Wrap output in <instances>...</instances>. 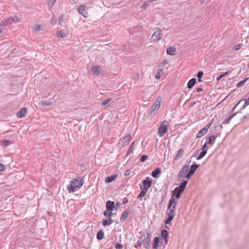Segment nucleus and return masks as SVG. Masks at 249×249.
I'll return each instance as SVG.
<instances>
[{"label":"nucleus","mask_w":249,"mask_h":249,"mask_svg":"<svg viewBox=\"0 0 249 249\" xmlns=\"http://www.w3.org/2000/svg\"><path fill=\"white\" fill-rule=\"evenodd\" d=\"M199 165L196 163H194L192 164L190 170H188V173L185 176V178L188 179H189L191 176L195 173V171L198 168Z\"/></svg>","instance_id":"7"},{"label":"nucleus","mask_w":249,"mask_h":249,"mask_svg":"<svg viewBox=\"0 0 249 249\" xmlns=\"http://www.w3.org/2000/svg\"><path fill=\"white\" fill-rule=\"evenodd\" d=\"M248 106V105L245 102L244 105L240 108V111L244 109Z\"/></svg>","instance_id":"54"},{"label":"nucleus","mask_w":249,"mask_h":249,"mask_svg":"<svg viewBox=\"0 0 249 249\" xmlns=\"http://www.w3.org/2000/svg\"><path fill=\"white\" fill-rule=\"evenodd\" d=\"M228 72L227 71V72H225L224 74H220V75L217 76V77H216V80L217 81L220 80V79H221L224 77V75H225L227 74H228Z\"/></svg>","instance_id":"41"},{"label":"nucleus","mask_w":249,"mask_h":249,"mask_svg":"<svg viewBox=\"0 0 249 249\" xmlns=\"http://www.w3.org/2000/svg\"><path fill=\"white\" fill-rule=\"evenodd\" d=\"M19 18L17 16H14L12 17H9L8 19V23L11 24L12 22H17L19 21Z\"/></svg>","instance_id":"19"},{"label":"nucleus","mask_w":249,"mask_h":249,"mask_svg":"<svg viewBox=\"0 0 249 249\" xmlns=\"http://www.w3.org/2000/svg\"><path fill=\"white\" fill-rule=\"evenodd\" d=\"M208 144H206V142L202 145V150H207L208 148Z\"/></svg>","instance_id":"52"},{"label":"nucleus","mask_w":249,"mask_h":249,"mask_svg":"<svg viewBox=\"0 0 249 249\" xmlns=\"http://www.w3.org/2000/svg\"><path fill=\"white\" fill-rule=\"evenodd\" d=\"M185 187L182 186L181 184L179 185L178 187H176V191H180L181 192H183L185 189Z\"/></svg>","instance_id":"37"},{"label":"nucleus","mask_w":249,"mask_h":249,"mask_svg":"<svg viewBox=\"0 0 249 249\" xmlns=\"http://www.w3.org/2000/svg\"><path fill=\"white\" fill-rule=\"evenodd\" d=\"M53 0V3H52V5H53L55 3L56 0Z\"/></svg>","instance_id":"64"},{"label":"nucleus","mask_w":249,"mask_h":249,"mask_svg":"<svg viewBox=\"0 0 249 249\" xmlns=\"http://www.w3.org/2000/svg\"><path fill=\"white\" fill-rule=\"evenodd\" d=\"M130 172L129 170H125V176H128L130 174Z\"/></svg>","instance_id":"61"},{"label":"nucleus","mask_w":249,"mask_h":249,"mask_svg":"<svg viewBox=\"0 0 249 249\" xmlns=\"http://www.w3.org/2000/svg\"><path fill=\"white\" fill-rule=\"evenodd\" d=\"M152 179L150 177H146L145 179L142 181V185H141V189H146L148 191V189L151 187L152 182Z\"/></svg>","instance_id":"5"},{"label":"nucleus","mask_w":249,"mask_h":249,"mask_svg":"<svg viewBox=\"0 0 249 249\" xmlns=\"http://www.w3.org/2000/svg\"><path fill=\"white\" fill-rule=\"evenodd\" d=\"M207 152V150H202V151L199 154V156L197 158V160H199L203 158Z\"/></svg>","instance_id":"31"},{"label":"nucleus","mask_w":249,"mask_h":249,"mask_svg":"<svg viewBox=\"0 0 249 249\" xmlns=\"http://www.w3.org/2000/svg\"><path fill=\"white\" fill-rule=\"evenodd\" d=\"M142 191L138 196V199H142L143 197L148 191L146 189H141Z\"/></svg>","instance_id":"27"},{"label":"nucleus","mask_w":249,"mask_h":249,"mask_svg":"<svg viewBox=\"0 0 249 249\" xmlns=\"http://www.w3.org/2000/svg\"><path fill=\"white\" fill-rule=\"evenodd\" d=\"M146 236L142 240V242L146 249H149L150 247V243L151 242V235L150 233H147Z\"/></svg>","instance_id":"9"},{"label":"nucleus","mask_w":249,"mask_h":249,"mask_svg":"<svg viewBox=\"0 0 249 249\" xmlns=\"http://www.w3.org/2000/svg\"><path fill=\"white\" fill-rule=\"evenodd\" d=\"M142 244V241H139L137 243V245L135 246L136 248H137L138 247H141Z\"/></svg>","instance_id":"55"},{"label":"nucleus","mask_w":249,"mask_h":249,"mask_svg":"<svg viewBox=\"0 0 249 249\" xmlns=\"http://www.w3.org/2000/svg\"><path fill=\"white\" fill-rule=\"evenodd\" d=\"M147 158L148 156L147 155H143L141 156L140 160L142 162H144L147 159Z\"/></svg>","instance_id":"38"},{"label":"nucleus","mask_w":249,"mask_h":249,"mask_svg":"<svg viewBox=\"0 0 249 249\" xmlns=\"http://www.w3.org/2000/svg\"><path fill=\"white\" fill-rule=\"evenodd\" d=\"M159 242H160L159 237H156L154 238L153 244V249H157L158 248Z\"/></svg>","instance_id":"23"},{"label":"nucleus","mask_w":249,"mask_h":249,"mask_svg":"<svg viewBox=\"0 0 249 249\" xmlns=\"http://www.w3.org/2000/svg\"><path fill=\"white\" fill-rule=\"evenodd\" d=\"M203 74V71H199L196 73V76H197V77L198 78V81L199 82H201V80L200 78L202 77Z\"/></svg>","instance_id":"36"},{"label":"nucleus","mask_w":249,"mask_h":249,"mask_svg":"<svg viewBox=\"0 0 249 249\" xmlns=\"http://www.w3.org/2000/svg\"><path fill=\"white\" fill-rule=\"evenodd\" d=\"M27 108L26 107H22L17 113V116L19 118H23L26 116L27 113Z\"/></svg>","instance_id":"12"},{"label":"nucleus","mask_w":249,"mask_h":249,"mask_svg":"<svg viewBox=\"0 0 249 249\" xmlns=\"http://www.w3.org/2000/svg\"><path fill=\"white\" fill-rule=\"evenodd\" d=\"M1 142H2V145L6 146L9 145L13 143V142L11 141L10 140H9L5 139V140H2L1 141Z\"/></svg>","instance_id":"32"},{"label":"nucleus","mask_w":249,"mask_h":249,"mask_svg":"<svg viewBox=\"0 0 249 249\" xmlns=\"http://www.w3.org/2000/svg\"><path fill=\"white\" fill-rule=\"evenodd\" d=\"M111 100V99H107L102 103V106H105L108 104Z\"/></svg>","instance_id":"45"},{"label":"nucleus","mask_w":249,"mask_h":249,"mask_svg":"<svg viewBox=\"0 0 249 249\" xmlns=\"http://www.w3.org/2000/svg\"><path fill=\"white\" fill-rule=\"evenodd\" d=\"M182 193V192H181L180 191H176V188L174 189V190L172 192V195L173 196H175L176 198L178 199L180 197V195Z\"/></svg>","instance_id":"26"},{"label":"nucleus","mask_w":249,"mask_h":249,"mask_svg":"<svg viewBox=\"0 0 249 249\" xmlns=\"http://www.w3.org/2000/svg\"><path fill=\"white\" fill-rule=\"evenodd\" d=\"M242 45L241 44H238L237 45H235L234 47H233V49L235 50H238L242 47Z\"/></svg>","instance_id":"44"},{"label":"nucleus","mask_w":249,"mask_h":249,"mask_svg":"<svg viewBox=\"0 0 249 249\" xmlns=\"http://www.w3.org/2000/svg\"><path fill=\"white\" fill-rule=\"evenodd\" d=\"M203 89L201 87L198 88L196 89V92H199L200 91H202Z\"/></svg>","instance_id":"58"},{"label":"nucleus","mask_w":249,"mask_h":249,"mask_svg":"<svg viewBox=\"0 0 249 249\" xmlns=\"http://www.w3.org/2000/svg\"><path fill=\"white\" fill-rule=\"evenodd\" d=\"M245 102L247 103V105H249V97L245 100Z\"/></svg>","instance_id":"62"},{"label":"nucleus","mask_w":249,"mask_h":249,"mask_svg":"<svg viewBox=\"0 0 249 249\" xmlns=\"http://www.w3.org/2000/svg\"><path fill=\"white\" fill-rule=\"evenodd\" d=\"M104 237V232L102 230L98 231L97 233L96 238L99 240H102Z\"/></svg>","instance_id":"24"},{"label":"nucleus","mask_w":249,"mask_h":249,"mask_svg":"<svg viewBox=\"0 0 249 249\" xmlns=\"http://www.w3.org/2000/svg\"><path fill=\"white\" fill-rule=\"evenodd\" d=\"M84 179L83 178L78 177L73 178L71 180V185L67 186V190L70 193H73L75 191L76 188H80L83 185Z\"/></svg>","instance_id":"1"},{"label":"nucleus","mask_w":249,"mask_h":249,"mask_svg":"<svg viewBox=\"0 0 249 249\" xmlns=\"http://www.w3.org/2000/svg\"><path fill=\"white\" fill-rule=\"evenodd\" d=\"M129 213V211L127 209L125 210V218H127L128 216Z\"/></svg>","instance_id":"59"},{"label":"nucleus","mask_w":249,"mask_h":249,"mask_svg":"<svg viewBox=\"0 0 249 249\" xmlns=\"http://www.w3.org/2000/svg\"><path fill=\"white\" fill-rule=\"evenodd\" d=\"M160 106V101H158V99L156 100L154 104L151 107V112H154V111L157 110L159 109Z\"/></svg>","instance_id":"14"},{"label":"nucleus","mask_w":249,"mask_h":249,"mask_svg":"<svg viewBox=\"0 0 249 249\" xmlns=\"http://www.w3.org/2000/svg\"><path fill=\"white\" fill-rule=\"evenodd\" d=\"M243 101V100H240V101L237 103V104L236 105V106H234V107L232 108V109H231V112H233V111H234V110L235 109L236 107H237L239 105H240Z\"/></svg>","instance_id":"46"},{"label":"nucleus","mask_w":249,"mask_h":249,"mask_svg":"<svg viewBox=\"0 0 249 249\" xmlns=\"http://www.w3.org/2000/svg\"><path fill=\"white\" fill-rule=\"evenodd\" d=\"M77 10L79 14L83 15L85 18H87L88 16L87 9H86L85 5H81L78 6Z\"/></svg>","instance_id":"10"},{"label":"nucleus","mask_w":249,"mask_h":249,"mask_svg":"<svg viewBox=\"0 0 249 249\" xmlns=\"http://www.w3.org/2000/svg\"><path fill=\"white\" fill-rule=\"evenodd\" d=\"M176 204L175 201L173 198L170 199L169 203L168 204V211L167 218H173L174 215L173 214V211L175 208Z\"/></svg>","instance_id":"4"},{"label":"nucleus","mask_w":249,"mask_h":249,"mask_svg":"<svg viewBox=\"0 0 249 249\" xmlns=\"http://www.w3.org/2000/svg\"><path fill=\"white\" fill-rule=\"evenodd\" d=\"M188 183V181L187 180H184L183 181H182V182L180 183V184L183 186L184 187H186L187 184Z\"/></svg>","instance_id":"49"},{"label":"nucleus","mask_w":249,"mask_h":249,"mask_svg":"<svg viewBox=\"0 0 249 249\" xmlns=\"http://www.w3.org/2000/svg\"><path fill=\"white\" fill-rule=\"evenodd\" d=\"M5 169V166L2 164V163H0V171H4Z\"/></svg>","instance_id":"50"},{"label":"nucleus","mask_w":249,"mask_h":249,"mask_svg":"<svg viewBox=\"0 0 249 249\" xmlns=\"http://www.w3.org/2000/svg\"><path fill=\"white\" fill-rule=\"evenodd\" d=\"M149 5L148 2H144L141 6V9H144Z\"/></svg>","instance_id":"39"},{"label":"nucleus","mask_w":249,"mask_h":249,"mask_svg":"<svg viewBox=\"0 0 249 249\" xmlns=\"http://www.w3.org/2000/svg\"><path fill=\"white\" fill-rule=\"evenodd\" d=\"M134 142H133L130 145L129 149L127 151L126 154L125 155V157L128 156L133 150V145L134 143Z\"/></svg>","instance_id":"34"},{"label":"nucleus","mask_w":249,"mask_h":249,"mask_svg":"<svg viewBox=\"0 0 249 249\" xmlns=\"http://www.w3.org/2000/svg\"><path fill=\"white\" fill-rule=\"evenodd\" d=\"M176 51V49L174 47H169L166 50V53L168 54L173 55L175 54V53Z\"/></svg>","instance_id":"20"},{"label":"nucleus","mask_w":249,"mask_h":249,"mask_svg":"<svg viewBox=\"0 0 249 249\" xmlns=\"http://www.w3.org/2000/svg\"><path fill=\"white\" fill-rule=\"evenodd\" d=\"M199 150H200L199 149H197V150H196L194 152V154H193V156H194V157H196V155H197V154H198V152L199 151Z\"/></svg>","instance_id":"56"},{"label":"nucleus","mask_w":249,"mask_h":249,"mask_svg":"<svg viewBox=\"0 0 249 249\" xmlns=\"http://www.w3.org/2000/svg\"><path fill=\"white\" fill-rule=\"evenodd\" d=\"M115 203L114 202L108 200L106 203L107 211L104 212V215L105 216H113L112 211L115 210Z\"/></svg>","instance_id":"2"},{"label":"nucleus","mask_w":249,"mask_h":249,"mask_svg":"<svg viewBox=\"0 0 249 249\" xmlns=\"http://www.w3.org/2000/svg\"><path fill=\"white\" fill-rule=\"evenodd\" d=\"M64 16L62 15H61L60 16V18H59V24H61V22H63V18H64Z\"/></svg>","instance_id":"53"},{"label":"nucleus","mask_w":249,"mask_h":249,"mask_svg":"<svg viewBox=\"0 0 249 249\" xmlns=\"http://www.w3.org/2000/svg\"><path fill=\"white\" fill-rule=\"evenodd\" d=\"M183 153H184V150L183 149H180L178 150V153L176 157L175 158L174 160H178V159L179 158H181L182 156V155H183Z\"/></svg>","instance_id":"30"},{"label":"nucleus","mask_w":249,"mask_h":249,"mask_svg":"<svg viewBox=\"0 0 249 249\" xmlns=\"http://www.w3.org/2000/svg\"><path fill=\"white\" fill-rule=\"evenodd\" d=\"M124 216H125V214H124V212L122 214V215H121V218H124Z\"/></svg>","instance_id":"63"},{"label":"nucleus","mask_w":249,"mask_h":249,"mask_svg":"<svg viewBox=\"0 0 249 249\" xmlns=\"http://www.w3.org/2000/svg\"><path fill=\"white\" fill-rule=\"evenodd\" d=\"M117 177V175H113L107 177L106 178L105 182L107 183H109L113 181H114L116 177Z\"/></svg>","instance_id":"21"},{"label":"nucleus","mask_w":249,"mask_h":249,"mask_svg":"<svg viewBox=\"0 0 249 249\" xmlns=\"http://www.w3.org/2000/svg\"><path fill=\"white\" fill-rule=\"evenodd\" d=\"M217 138L216 136L212 135L210 137H206V144L212 145L215 141L216 138Z\"/></svg>","instance_id":"13"},{"label":"nucleus","mask_w":249,"mask_h":249,"mask_svg":"<svg viewBox=\"0 0 249 249\" xmlns=\"http://www.w3.org/2000/svg\"><path fill=\"white\" fill-rule=\"evenodd\" d=\"M248 118H249V114H248L246 115H245L242 118V120H244V119H247Z\"/></svg>","instance_id":"60"},{"label":"nucleus","mask_w":249,"mask_h":249,"mask_svg":"<svg viewBox=\"0 0 249 249\" xmlns=\"http://www.w3.org/2000/svg\"><path fill=\"white\" fill-rule=\"evenodd\" d=\"M163 70L162 69H159L158 70V72L155 75V78L157 79H159L160 78V76L163 74Z\"/></svg>","instance_id":"33"},{"label":"nucleus","mask_w":249,"mask_h":249,"mask_svg":"<svg viewBox=\"0 0 249 249\" xmlns=\"http://www.w3.org/2000/svg\"><path fill=\"white\" fill-rule=\"evenodd\" d=\"M91 71L96 75H98L101 73L102 70L100 66H94L91 69Z\"/></svg>","instance_id":"15"},{"label":"nucleus","mask_w":249,"mask_h":249,"mask_svg":"<svg viewBox=\"0 0 249 249\" xmlns=\"http://www.w3.org/2000/svg\"><path fill=\"white\" fill-rule=\"evenodd\" d=\"M40 104L43 106H48L51 105L52 103L48 101H42L40 102Z\"/></svg>","instance_id":"35"},{"label":"nucleus","mask_w":249,"mask_h":249,"mask_svg":"<svg viewBox=\"0 0 249 249\" xmlns=\"http://www.w3.org/2000/svg\"><path fill=\"white\" fill-rule=\"evenodd\" d=\"M123 246L122 245L120 244L119 243H117L115 245V248L116 249H122L123 248Z\"/></svg>","instance_id":"48"},{"label":"nucleus","mask_w":249,"mask_h":249,"mask_svg":"<svg viewBox=\"0 0 249 249\" xmlns=\"http://www.w3.org/2000/svg\"><path fill=\"white\" fill-rule=\"evenodd\" d=\"M57 37L63 38L66 36L67 34L64 30H60L56 33Z\"/></svg>","instance_id":"25"},{"label":"nucleus","mask_w":249,"mask_h":249,"mask_svg":"<svg viewBox=\"0 0 249 249\" xmlns=\"http://www.w3.org/2000/svg\"><path fill=\"white\" fill-rule=\"evenodd\" d=\"M42 26L41 25H36L34 29L36 31H39L42 29Z\"/></svg>","instance_id":"42"},{"label":"nucleus","mask_w":249,"mask_h":249,"mask_svg":"<svg viewBox=\"0 0 249 249\" xmlns=\"http://www.w3.org/2000/svg\"><path fill=\"white\" fill-rule=\"evenodd\" d=\"M114 222L112 219H106L102 221V225L103 226H109Z\"/></svg>","instance_id":"22"},{"label":"nucleus","mask_w":249,"mask_h":249,"mask_svg":"<svg viewBox=\"0 0 249 249\" xmlns=\"http://www.w3.org/2000/svg\"><path fill=\"white\" fill-rule=\"evenodd\" d=\"M173 220V219H167V220L165 221V227L166 228V229H169V227L168 226H167L166 225V224H169L171 221L172 220Z\"/></svg>","instance_id":"43"},{"label":"nucleus","mask_w":249,"mask_h":249,"mask_svg":"<svg viewBox=\"0 0 249 249\" xmlns=\"http://www.w3.org/2000/svg\"><path fill=\"white\" fill-rule=\"evenodd\" d=\"M51 22L52 24L54 25L57 22V18L55 17L54 16H53V17L52 18V19L51 20Z\"/></svg>","instance_id":"40"},{"label":"nucleus","mask_w":249,"mask_h":249,"mask_svg":"<svg viewBox=\"0 0 249 249\" xmlns=\"http://www.w3.org/2000/svg\"><path fill=\"white\" fill-rule=\"evenodd\" d=\"M236 114H237V112H235V113H233L232 114H231V115L229 117V118L227 119L226 120H224L223 121V124H230L231 119L233 117H234L236 115Z\"/></svg>","instance_id":"28"},{"label":"nucleus","mask_w":249,"mask_h":249,"mask_svg":"<svg viewBox=\"0 0 249 249\" xmlns=\"http://www.w3.org/2000/svg\"><path fill=\"white\" fill-rule=\"evenodd\" d=\"M161 173L160 169L159 168H156L152 172L151 175L154 178H158Z\"/></svg>","instance_id":"17"},{"label":"nucleus","mask_w":249,"mask_h":249,"mask_svg":"<svg viewBox=\"0 0 249 249\" xmlns=\"http://www.w3.org/2000/svg\"><path fill=\"white\" fill-rule=\"evenodd\" d=\"M131 138V136L130 135H127L126 136H125V142L126 141L127 142H129Z\"/></svg>","instance_id":"51"},{"label":"nucleus","mask_w":249,"mask_h":249,"mask_svg":"<svg viewBox=\"0 0 249 249\" xmlns=\"http://www.w3.org/2000/svg\"><path fill=\"white\" fill-rule=\"evenodd\" d=\"M168 63V61L166 60H164L162 62V65L164 66L166 65Z\"/></svg>","instance_id":"57"},{"label":"nucleus","mask_w":249,"mask_h":249,"mask_svg":"<svg viewBox=\"0 0 249 249\" xmlns=\"http://www.w3.org/2000/svg\"><path fill=\"white\" fill-rule=\"evenodd\" d=\"M189 168V165L188 164L185 165L181 168L178 175V178L180 180L185 178V175H186V174L188 173Z\"/></svg>","instance_id":"6"},{"label":"nucleus","mask_w":249,"mask_h":249,"mask_svg":"<svg viewBox=\"0 0 249 249\" xmlns=\"http://www.w3.org/2000/svg\"><path fill=\"white\" fill-rule=\"evenodd\" d=\"M161 31L160 30H157L154 32L151 37V39L154 41H159L161 37Z\"/></svg>","instance_id":"11"},{"label":"nucleus","mask_w":249,"mask_h":249,"mask_svg":"<svg viewBox=\"0 0 249 249\" xmlns=\"http://www.w3.org/2000/svg\"><path fill=\"white\" fill-rule=\"evenodd\" d=\"M196 83V79L195 78H193L190 79L187 83V88L189 89H192Z\"/></svg>","instance_id":"18"},{"label":"nucleus","mask_w":249,"mask_h":249,"mask_svg":"<svg viewBox=\"0 0 249 249\" xmlns=\"http://www.w3.org/2000/svg\"><path fill=\"white\" fill-rule=\"evenodd\" d=\"M213 123V122H211V123H209L208 124H207L203 129H201L200 131H198L197 134L196 136V138H200L203 135H204L210 127H211L212 124Z\"/></svg>","instance_id":"8"},{"label":"nucleus","mask_w":249,"mask_h":249,"mask_svg":"<svg viewBox=\"0 0 249 249\" xmlns=\"http://www.w3.org/2000/svg\"><path fill=\"white\" fill-rule=\"evenodd\" d=\"M121 206V203L117 202L116 204V205H115V210L117 211L120 207Z\"/></svg>","instance_id":"47"},{"label":"nucleus","mask_w":249,"mask_h":249,"mask_svg":"<svg viewBox=\"0 0 249 249\" xmlns=\"http://www.w3.org/2000/svg\"><path fill=\"white\" fill-rule=\"evenodd\" d=\"M161 236L162 237V238L164 240L165 244L167 245L168 243V234L167 231L165 229L162 230L161 232Z\"/></svg>","instance_id":"16"},{"label":"nucleus","mask_w":249,"mask_h":249,"mask_svg":"<svg viewBox=\"0 0 249 249\" xmlns=\"http://www.w3.org/2000/svg\"><path fill=\"white\" fill-rule=\"evenodd\" d=\"M249 79V77H247L245 78L243 80H242L240 81L239 83H237L236 85V87L238 88H240L242 87L245 84L247 80Z\"/></svg>","instance_id":"29"},{"label":"nucleus","mask_w":249,"mask_h":249,"mask_svg":"<svg viewBox=\"0 0 249 249\" xmlns=\"http://www.w3.org/2000/svg\"><path fill=\"white\" fill-rule=\"evenodd\" d=\"M167 124L168 122H167L166 120H164L160 124L158 129V133L160 137H163L167 132L168 128Z\"/></svg>","instance_id":"3"}]
</instances>
